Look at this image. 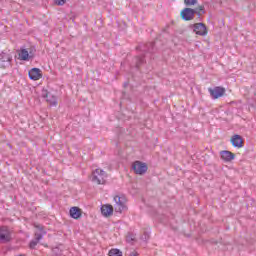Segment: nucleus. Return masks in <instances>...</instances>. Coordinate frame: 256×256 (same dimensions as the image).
<instances>
[{
	"label": "nucleus",
	"instance_id": "nucleus-1",
	"mask_svg": "<svg viewBox=\"0 0 256 256\" xmlns=\"http://www.w3.org/2000/svg\"><path fill=\"white\" fill-rule=\"evenodd\" d=\"M91 181L92 183H96V185H105L107 181V172L99 168L94 170L92 172Z\"/></svg>",
	"mask_w": 256,
	"mask_h": 256
},
{
	"label": "nucleus",
	"instance_id": "nucleus-2",
	"mask_svg": "<svg viewBox=\"0 0 256 256\" xmlns=\"http://www.w3.org/2000/svg\"><path fill=\"white\" fill-rule=\"evenodd\" d=\"M13 62V56L9 53L2 52L0 54V69H9Z\"/></svg>",
	"mask_w": 256,
	"mask_h": 256
},
{
	"label": "nucleus",
	"instance_id": "nucleus-3",
	"mask_svg": "<svg viewBox=\"0 0 256 256\" xmlns=\"http://www.w3.org/2000/svg\"><path fill=\"white\" fill-rule=\"evenodd\" d=\"M11 241V230L7 226H0V244L4 245Z\"/></svg>",
	"mask_w": 256,
	"mask_h": 256
},
{
	"label": "nucleus",
	"instance_id": "nucleus-4",
	"mask_svg": "<svg viewBox=\"0 0 256 256\" xmlns=\"http://www.w3.org/2000/svg\"><path fill=\"white\" fill-rule=\"evenodd\" d=\"M132 169L136 175H145L149 167H147V164L144 162L135 161L132 165Z\"/></svg>",
	"mask_w": 256,
	"mask_h": 256
},
{
	"label": "nucleus",
	"instance_id": "nucleus-5",
	"mask_svg": "<svg viewBox=\"0 0 256 256\" xmlns=\"http://www.w3.org/2000/svg\"><path fill=\"white\" fill-rule=\"evenodd\" d=\"M190 27L193 29V32L196 33V35H200V37H205V35L208 33L207 25L202 22L195 23Z\"/></svg>",
	"mask_w": 256,
	"mask_h": 256
},
{
	"label": "nucleus",
	"instance_id": "nucleus-6",
	"mask_svg": "<svg viewBox=\"0 0 256 256\" xmlns=\"http://www.w3.org/2000/svg\"><path fill=\"white\" fill-rule=\"evenodd\" d=\"M208 91L210 93V96L213 99H219V97H223L225 95V88L221 86H216L214 88H208Z\"/></svg>",
	"mask_w": 256,
	"mask_h": 256
},
{
	"label": "nucleus",
	"instance_id": "nucleus-7",
	"mask_svg": "<svg viewBox=\"0 0 256 256\" xmlns=\"http://www.w3.org/2000/svg\"><path fill=\"white\" fill-rule=\"evenodd\" d=\"M180 15L183 21H193V19H195V11L193 8H184Z\"/></svg>",
	"mask_w": 256,
	"mask_h": 256
},
{
	"label": "nucleus",
	"instance_id": "nucleus-8",
	"mask_svg": "<svg viewBox=\"0 0 256 256\" xmlns=\"http://www.w3.org/2000/svg\"><path fill=\"white\" fill-rule=\"evenodd\" d=\"M136 49L142 51V53H155V42L140 44Z\"/></svg>",
	"mask_w": 256,
	"mask_h": 256
},
{
	"label": "nucleus",
	"instance_id": "nucleus-9",
	"mask_svg": "<svg viewBox=\"0 0 256 256\" xmlns=\"http://www.w3.org/2000/svg\"><path fill=\"white\" fill-rule=\"evenodd\" d=\"M114 201L116 203L115 205V212L116 213H123L125 211L126 206H125V199L121 198L119 196L114 197Z\"/></svg>",
	"mask_w": 256,
	"mask_h": 256
},
{
	"label": "nucleus",
	"instance_id": "nucleus-10",
	"mask_svg": "<svg viewBox=\"0 0 256 256\" xmlns=\"http://www.w3.org/2000/svg\"><path fill=\"white\" fill-rule=\"evenodd\" d=\"M42 97L46 99L47 103H49L52 107H57V97L52 95L47 90L43 91Z\"/></svg>",
	"mask_w": 256,
	"mask_h": 256
},
{
	"label": "nucleus",
	"instance_id": "nucleus-11",
	"mask_svg": "<svg viewBox=\"0 0 256 256\" xmlns=\"http://www.w3.org/2000/svg\"><path fill=\"white\" fill-rule=\"evenodd\" d=\"M28 75L32 81H39V79H41V77H43V74H41V69H39V68H32L28 72Z\"/></svg>",
	"mask_w": 256,
	"mask_h": 256
},
{
	"label": "nucleus",
	"instance_id": "nucleus-12",
	"mask_svg": "<svg viewBox=\"0 0 256 256\" xmlns=\"http://www.w3.org/2000/svg\"><path fill=\"white\" fill-rule=\"evenodd\" d=\"M34 57L35 55H29V51L25 48L20 49L18 52V59L20 61H30V59H33Z\"/></svg>",
	"mask_w": 256,
	"mask_h": 256
},
{
	"label": "nucleus",
	"instance_id": "nucleus-13",
	"mask_svg": "<svg viewBox=\"0 0 256 256\" xmlns=\"http://www.w3.org/2000/svg\"><path fill=\"white\" fill-rule=\"evenodd\" d=\"M231 143L233 147H238V149H241L243 147V138L239 134H235L231 138Z\"/></svg>",
	"mask_w": 256,
	"mask_h": 256
},
{
	"label": "nucleus",
	"instance_id": "nucleus-14",
	"mask_svg": "<svg viewBox=\"0 0 256 256\" xmlns=\"http://www.w3.org/2000/svg\"><path fill=\"white\" fill-rule=\"evenodd\" d=\"M220 156H221V159H223V161H226L227 163H229V161H233V159H235V154H233L229 150L221 151Z\"/></svg>",
	"mask_w": 256,
	"mask_h": 256
},
{
	"label": "nucleus",
	"instance_id": "nucleus-15",
	"mask_svg": "<svg viewBox=\"0 0 256 256\" xmlns=\"http://www.w3.org/2000/svg\"><path fill=\"white\" fill-rule=\"evenodd\" d=\"M101 213L104 217H111L113 215V206L110 204L102 205Z\"/></svg>",
	"mask_w": 256,
	"mask_h": 256
},
{
	"label": "nucleus",
	"instance_id": "nucleus-16",
	"mask_svg": "<svg viewBox=\"0 0 256 256\" xmlns=\"http://www.w3.org/2000/svg\"><path fill=\"white\" fill-rule=\"evenodd\" d=\"M69 213L72 219H80L81 215L83 214V212L81 211V208L77 206L70 208Z\"/></svg>",
	"mask_w": 256,
	"mask_h": 256
},
{
	"label": "nucleus",
	"instance_id": "nucleus-17",
	"mask_svg": "<svg viewBox=\"0 0 256 256\" xmlns=\"http://www.w3.org/2000/svg\"><path fill=\"white\" fill-rule=\"evenodd\" d=\"M194 11V15H197L199 21H201V16L205 15L206 11H205V6L204 5H199L198 7L193 9Z\"/></svg>",
	"mask_w": 256,
	"mask_h": 256
},
{
	"label": "nucleus",
	"instance_id": "nucleus-18",
	"mask_svg": "<svg viewBox=\"0 0 256 256\" xmlns=\"http://www.w3.org/2000/svg\"><path fill=\"white\" fill-rule=\"evenodd\" d=\"M134 61L136 63V68L141 69V65L145 64V55L136 56Z\"/></svg>",
	"mask_w": 256,
	"mask_h": 256
},
{
	"label": "nucleus",
	"instance_id": "nucleus-19",
	"mask_svg": "<svg viewBox=\"0 0 256 256\" xmlns=\"http://www.w3.org/2000/svg\"><path fill=\"white\" fill-rule=\"evenodd\" d=\"M109 256H123V252H121V250L119 249H111L108 253Z\"/></svg>",
	"mask_w": 256,
	"mask_h": 256
},
{
	"label": "nucleus",
	"instance_id": "nucleus-20",
	"mask_svg": "<svg viewBox=\"0 0 256 256\" xmlns=\"http://www.w3.org/2000/svg\"><path fill=\"white\" fill-rule=\"evenodd\" d=\"M43 235H47V232H36L35 239L36 241L40 242L43 239Z\"/></svg>",
	"mask_w": 256,
	"mask_h": 256
},
{
	"label": "nucleus",
	"instance_id": "nucleus-21",
	"mask_svg": "<svg viewBox=\"0 0 256 256\" xmlns=\"http://www.w3.org/2000/svg\"><path fill=\"white\" fill-rule=\"evenodd\" d=\"M197 2V0H184V5H186V7H191L197 5Z\"/></svg>",
	"mask_w": 256,
	"mask_h": 256
},
{
	"label": "nucleus",
	"instance_id": "nucleus-22",
	"mask_svg": "<svg viewBox=\"0 0 256 256\" xmlns=\"http://www.w3.org/2000/svg\"><path fill=\"white\" fill-rule=\"evenodd\" d=\"M126 241L127 243H133V241H135V234L128 233V235L126 236Z\"/></svg>",
	"mask_w": 256,
	"mask_h": 256
},
{
	"label": "nucleus",
	"instance_id": "nucleus-23",
	"mask_svg": "<svg viewBox=\"0 0 256 256\" xmlns=\"http://www.w3.org/2000/svg\"><path fill=\"white\" fill-rule=\"evenodd\" d=\"M34 227H35V229H38L39 233H47V232L45 231V226H44V225L35 224Z\"/></svg>",
	"mask_w": 256,
	"mask_h": 256
},
{
	"label": "nucleus",
	"instance_id": "nucleus-24",
	"mask_svg": "<svg viewBox=\"0 0 256 256\" xmlns=\"http://www.w3.org/2000/svg\"><path fill=\"white\" fill-rule=\"evenodd\" d=\"M67 3V0H55V4L59 6H63Z\"/></svg>",
	"mask_w": 256,
	"mask_h": 256
},
{
	"label": "nucleus",
	"instance_id": "nucleus-25",
	"mask_svg": "<svg viewBox=\"0 0 256 256\" xmlns=\"http://www.w3.org/2000/svg\"><path fill=\"white\" fill-rule=\"evenodd\" d=\"M39 242L36 240V241H34V240H32L31 242H30V249H35V247H37V244H38Z\"/></svg>",
	"mask_w": 256,
	"mask_h": 256
},
{
	"label": "nucleus",
	"instance_id": "nucleus-26",
	"mask_svg": "<svg viewBox=\"0 0 256 256\" xmlns=\"http://www.w3.org/2000/svg\"><path fill=\"white\" fill-rule=\"evenodd\" d=\"M129 256H139V253H137V252H131Z\"/></svg>",
	"mask_w": 256,
	"mask_h": 256
},
{
	"label": "nucleus",
	"instance_id": "nucleus-27",
	"mask_svg": "<svg viewBox=\"0 0 256 256\" xmlns=\"http://www.w3.org/2000/svg\"><path fill=\"white\" fill-rule=\"evenodd\" d=\"M144 239L145 240L149 239V235L147 234V232L144 233Z\"/></svg>",
	"mask_w": 256,
	"mask_h": 256
},
{
	"label": "nucleus",
	"instance_id": "nucleus-28",
	"mask_svg": "<svg viewBox=\"0 0 256 256\" xmlns=\"http://www.w3.org/2000/svg\"><path fill=\"white\" fill-rule=\"evenodd\" d=\"M129 85V82L124 83V87H127Z\"/></svg>",
	"mask_w": 256,
	"mask_h": 256
},
{
	"label": "nucleus",
	"instance_id": "nucleus-29",
	"mask_svg": "<svg viewBox=\"0 0 256 256\" xmlns=\"http://www.w3.org/2000/svg\"><path fill=\"white\" fill-rule=\"evenodd\" d=\"M28 54H29V55H34V54H33V51L28 52Z\"/></svg>",
	"mask_w": 256,
	"mask_h": 256
}]
</instances>
